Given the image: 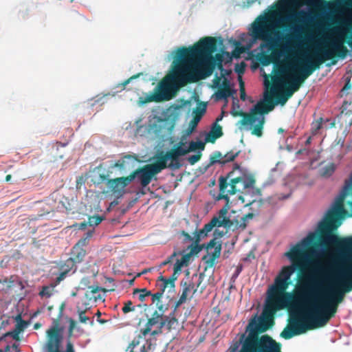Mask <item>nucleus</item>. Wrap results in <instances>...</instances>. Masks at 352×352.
Wrapping results in <instances>:
<instances>
[{
	"label": "nucleus",
	"instance_id": "nucleus-53",
	"mask_svg": "<svg viewBox=\"0 0 352 352\" xmlns=\"http://www.w3.org/2000/svg\"><path fill=\"white\" fill-rule=\"evenodd\" d=\"M306 3L309 6L320 8L323 5V0H306Z\"/></svg>",
	"mask_w": 352,
	"mask_h": 352
},
{
	"label": "nucleus",
	"instance_id": "nucleus-31",
	"mask_svg": "<svg viewBox=\"0 0 352 352\" xmlns=\"http://www.w3.org/2000/svg\"><path fill=\"white\" fill-rule=\"evenodd\" d=\"M173 148L179 157L184 156L188 153L187 142H179V143L174 144Z\"/></svg>",
	"mask_w": 352,
	"mask_h": 352
},
{
	"label": "nucleus",
	"instance_id": "nucleus-39",
	"mask_svg": "<svg viewBox=\"0 0 352 352\" xmlns=\"http://www.w3.org/2000/svg\"><path fill=\"white\" fill-rule=\"evenodd\" d=\"M303 30L302 25H294L290 28V31L293 33V38L300 41V34Z\"/></svg>",
	"mask_w": 352,
	"mask_h": 352
},
{
	"label": "nucleus",
	"instance_id": "nucleus-54",
	"mask_svg": "<svg viewBox=\"0 0 352 352\" xmlns=\"http://www.w3.org/2000/svg\"><path fill=\"white\" fill-rule=\"evenodd\" d=\"M91 300H89L84 297L83 299L82 300V302L81 303L80 302V305L81 307H83V309L88 311L91 307Z\"/></svg>",
	"mask_w": 352,
	"mask_h": 352
},
{
	"label": "nucleus",
	"instance_id": "nucleus-22",
	"mask_svg": "<svg viewBox=\"0 0 352 352\" xmlns=\"http://www.w3.org/2000/svg\"><path fill=\"white\" fill-rule=\"evenodd\" d=\"M287 19H293L296 21L302 23H311L316 19V16L313 14L310 9L300 10L298 12H294L287 16Z\"/></svg>",
	"mask_w": 352,
	"mask_h": 352
},
{
	"label": "nucleus",
	"instance_id": "nucleus-29",
	"mask_svg": "<svg viewBox=\"0 0 352 352\" xmlns=\"http://www.w3.org/2000/svg\"><path fill=\"white\" fill-rule=\"evenodd\" d=\"M176 322V319L174 317H165L164 318L162 316V322L160 323V330H155L151 332V335L155 336L162 332L163 327H166L168 329H170L174 324Z\"/></svg>",
	"mask_w": 352,
	"mask_h": 352
},
{
	"label": "nucleus",
	"instance_id": "nucleus-43",
	"mask_svg": "<svg viewBox=\"0 0 352 352\" xmlns=\"http://www.w3.org/2000/svg\"><path fill=\"white\" fill-rule=\"evenodd\" d=\"M231 113L234 116H241V113L240 112V107L238 104V100L236 98H233V104H232V109Z\"/></svg>",
	"mask_w": 352,
	"mask_h": 352
},
{
	"label": "nucleus",
	"instance_id": "nucleus-33",
	"mask_svg": "<svg viewBox=\"0 0 352 352\" xmlns=\"http://www.w3.org/2000/svg\"><path fill=\"white\" fill-rule=\"evenodd\" d=\"M334 171L335 166L333 163H329L320 169V175L325 177H330Z\"/></svg>",
	"mask_w": 352,
	"mask_h": 352
},
{
	"label": "nucleus",
	"instance_id": "nucleus-45",
	"mask_svg": "<svg viewBox=\"0 0 352 352\" xmlns=\"http://www.w3.org/2000/svg\"><path fill=\"white\" fill-rule=\"evenodd\" d=\"M177 276L174 278H170L169 279L165 278L166 289L168 290V292H173L175 288V280H176Z\"/></svg>",
	"mask_w": 352,
	"mask_h": 352
},
{
	"label": "nucleus",
	"instance_id": "nucleus-17",
	"mask_svg": "<svg viewBox=\"0 0 352 352\" xmlns=\"http://www.w3.org/2000/svg\"><path fill=\"white\" fill-rule=\"evenodd\" d=\"M131 183L129 176L120 177L107 181L108 192H111L117 199L122 197L126 193L125 188Z\"/></svg>",
	"mask_w": 352,
	"mask_h": 352
},
{
	"label": "nucleus",
	"instance_id": "nucleus-59",
	"mask_svg": "<svg viewBox=\"0 0 352 352\" xmlns=\"http://www.w3.org/2000/svg\"><path fill=\"white\" fill-rule=\"evenodd\" d=\"M163 294L162 292H157V293L152 294V300L153 302H155L156 301L160 302V298H162Z\"/></svg>",
	"mask_w": 352,
	"mask_h": 352
},
{
	"label": "nucleus",
	"instance_id": "nucleus-12",
	"mask_svg": "<svg viewBox=\"0 0 352 352\" xmlns=\"http://www.w3.org/2000/svg\"><path fill=\"white\" fill-rule=\"evenodd\" d=\"M165 168L162 162L146 164L144 166L133 171L130 175L131 182L137 180L142 188L146 187L153 179H156V175Z\"/></svg>",
	"mask_w": 352,
	"mask_h": 352
},
{
	"label": "nucleus",
	"instance_id": "nucleus-4",
	"mask_svg": "<svg viewBox=\"0 0 352 352\" xmlns=\"http://www.w3.org/2000/svg\"><path fill=\"white\" fill-rule=\"evenodd\" d=\"M352 207V173L348 179L345 180L344 185L339 195L336 197L331 207L326 212L324 218L318 223L317 231L322 235L320 236V247L318 249L312 250L311 254L316 258L322 257L326 249L333 245H338L333 256L329 260L335 258L337 255L338 250L340 248V243L346 237L339 241L336 234H332V232L340 227L342 223V216L346 213L344 208L345 204ZM351 236H347L350 238Z\"/></svg>",
	"mask_w": 352,
	"mask_h": 352
},
{
	"label": "nucleus",
	"instance_id": "nucleus-8",
	"mask_svg": "<svg viewBox=\"0 0 352 352\" xmlns=\"http://www.w3.org/2000/svg\"><path fill=\"white\" fill-rule=\"evenodd\" d=\"M274 105L268 91L265 90L263 100L258 101L250 109L249 113L243 115L242 119L238 121V129L241 131H250L252 135L256 137H261L265 124L264 115L273 110Z\"/></svg>",
	"mask_w": 352,
	"mask_h": 352
},
{
	"label": "nucleus",
	"instance_id": "nucleus-38",
	"mask_svg": "<svg viewBox=\"0 0 352 352\" xmlns=\"http://www.w3.org/2000/svg\"><path fill=\"white\" fill-rule=\"evenodd\" d=\"M134 295H138V298L140 301H144L145 300V298L146 296H151L152 294L150 291L147 290L146 289H136L133 292Z\"/></svg>",
	"mask_w": 352,
	"mask_h": 352
},
{
	"label": "nucleus",
	"instance_id": "nucleus-46",
	"mask_svg": "<svg viewBox=\"0 0 352 352\" xmlns=\"http://www.w3.org/2000/svg\"><path fill=\"white\" fill-rule=\"evenodd\" d=\"M278 96H275L278 100L276 101V104H280L284 105L287 100L289 99L286 95H285L284 92H278Z\"/></svg>",
	"mask_w": 352,
	"mask_h": 352
},
{
	"label": "nucleus",
	"instance_id": "nucleus-24",
	"mask_svg": "<svg viewBox=\"0 0 352 352\" xmlns=\"http://www.w3.org/2000/svg\"><path fill=\"white\" fill-rule=\"evenodd\" d=\"M162 322V312L155 311L152 316L148 320L147 323L144 329H141V333L144 336H146L151 331L152 327L157 326L160 330V323Z\"/></svg>",
	"mask_w": 352,
	"mask_h": 352
},
{
	"label": "nucleus",
	"instance_id": "nucleus-55",
	"mask_svg": "<svg viewBox=\"0 0 352 352\" xmlns=\"http://www.w3.org/2000/svg\"><path fill=\"white\" fill-rule=\"evenodd\" d=\"M13 283H14V281H12V280L8 281L6 278H5L3 280L0 279V285H2V287H0V290L3 289L5 285L7 288H10L11 287L13 286Z\"/></svg>",
	"mask_w": 352,
	"mask_h": 352
},
{
	"label": "nucleus",
	"instance_id": "nucleus-42",
	"mask_svg": "<svg viewBox=\"0 0 352 352\" xmlns=\"http://www.w3.org/2000/svg\"><path fill=\"white\" fill-rule=\"evenodd\" d=\"M102 217L99 215H94L89 217L87 223L90 226H96L102 221Z\"/></svg>",
	"mask_w": 352,
	"mask_h": 352
},
{
	"label": "nucleus",
	"instance_id": "nucleus-18",
	"mask_svg": "<svg viewBox=\"0 0 352 352\" xmlns=\"http://www.w3.org/2000/svg\"><path fill=\"white\" fill-rule=\"evenodd\" d=\"M73 257L69 258L66 261L65 265L69 269H65L63 272L60 273V276L57 278L59 281L62 280L67 273L72 271L74 273L76 268L74 267L75 263H80L83 261L86 251L82 248L79 246H74L72 252Z\"/></svg>",
	"mask_w": 352,
	"mask_h": 352
},
{
	"label": "nucleus",
	"instance_id": "nucleus-40",
	"mask_svg": "<svg viewBox=\"0 0 352 352\" xmlns=\"http://www.w3.org/2000/svg\"><path fill=\"white\" fill-rule=\"evenodd\" d=\"M184 260L177 259L174 265V272L173 276H177L180 274L181 270L184 265H185Z\"/></svg>",
	"mask_w": 352,
	"mask_h": 352
},
{
	"label": "nucleus",
	"instance_id": "nucleus-21",
	"mask_svg": "<svg viewBox=\"0 0 352 352\" xmlns=\"http://www.w3.org/2000/svg\"><path fill=\"white\" fill-rule=\"evenodd\" d=\"M344 41L337 38L333 37L328 48H322L321 47V51L324 54V56L327 60L333 58L336 53L342 50L343 47Z\"/></svg>",
	"mask_w": 352,
	"mask_h": 352
},
{
	"label": "nucleus",
	"instance_id": "nucleus-36",
	"mask_svg": "<svg viewBox=\"0 0 352 352\" xmlns=\"http://www.w3.org/2000/svg\"><path fill=\"white\" fill-rule=\"evenodd\" d=\"M223 89L217 91L214 94V98L216 100H227V98L230 96L231 92L230 91V88L225 89L222 88Z\"/></svg>",
	"mask_w": 352,
	"mask_h": 352
},
{
	"label": "nucleus",
	"instance_id": "nucleus-16",
	"mask_svg": "<svg viewBox=\"0 0 352 352\" xmlns=\"http://www.w3.org/2000/svg\"><path fill=\"white\" fill-rule=\"evenodd\" d=\"M214 235L216 236L208 243L206 247L208 250V254L204 257V259L205 260L208 266L210 267H214L217 264L221 250V241L219 240L217 236L221 237L223 233L219 232L217 230H216L214 232Z\"/></svg>",
	"mask_w": 352,
	"mask_h": 352
},
{
	"label": "nucleus",
	"instance_id": "nucleus-57",
	"mask_svg": "<svg viewBox=\"0 0 352 352\" xmlns=\"http://www.w3.org/2000/svg\"><path fill=\"white\" fill-rule=\"evenodd\" d=\"M201 116H196L190 122V126L191 130H193L197 125L198 122L201 120Z\"/></svg>",
	"mask_w": 352,
	"mask_h": 352
},
{
	"label": "nucleus",
	"instance_id": "nucleus-23",
	"mask_svg": "<svg viewBox=\"0 0 352 352\" xmlns=\"http://www.w3.org/2000/svg\"><path fill=\"white\" fill-rule=\"evenodd\" d=\"M237 155L238 152H229L224 155H222L220 152H214L210 155V163L207 166V168L216 163L224 164L226 162L234 160Z\"/></svg>",
	"mask_w": 352,
	"mask_h": 352
},
{
	"label": "nucleus",
	"instance_id": "nucleus-35",
	"mask_svg": "<svg viewBox=\"0 0 352 352\" xmlns=\"http://www.w3.org/2000/svg\"><path fill=\"white\" fill-rule=\"evenodd\" d=\"M332 33L335 35L334 38H337L344 41V36L346 34V30L343 27L337 26L332 29Z\"/></svg>",
	"mask_w": 352,
	"mask_h": 352
},
{
	"label": "nucleus",
	"instance_id": "nucleus-44",
	"mask_svg": "<svg viewBox=\"0 0 352 352\" xmlns=\"http://www.w3.org/2000/svg\"><path fill=\"white\" fill-rule=\"evenodd\" d=\"M16 324L15 328L18 329L21 331H22L28 326V324L24 320H23L21 319V316H17L16 317Z\"/></svg>",
	"mask_w": 352,
	"mask_h": 352
},
{
	"label": "nucleus",
	"instance_id": "nucleus-64",
	"mask_svg": "<svg viewBox=\"0 0 352 352\" xmlns=\"http://www.w3.org/2000/svg\"><path fill=\"white\" fill-rule=\"evenodd\" d=\"M192 255L191 254V252L188 253V254H184L182 257V260H184L185 261V264L186 265L187 263L188 262L189 259H190V256Z\"/></svg>",
	"mask_w": 352,
	"mask_h": 352
},
{
	"label": "nucleus",
	"instance_id": "nucleus-5",
	"mask_svg": "<svg viewBox=\"0 0 352 352\" xmlns=\"http://www.w3.org/2000/svg\"><path fill=\"white\" fill-rule=\"evenodd\" d=\"M268 328L267 319L265 316L251 319L245 333L239 340L232 344L230 352H281V344L267 335L258 338V333Z\"/></svg>",
	"mask_w": 352,
	"mask_h": 352
},
{
	"label": "nucleus",
	"instance_id": "nucleus-14",
	"mask_svg": "<svg viewBox=\"0 0 352 352\" xmlns=\"http://www.w3.org/2000/svg\"><path fill=\"white\" fill-rule=\"evenodd\" d=\"M208 37H206L207 38ZM212 38V37H210ZM206 39V38H204ZM213 39V45H214V39ZM214 47V46H213ZM212 50H214V48H212ZM213 52V51H212ZM212 52H211L212 54ZM211 63H212V70L214 67V64L217 65L218 69L219 70V76L217 74L215 75V78L212 80L213 83V87L214 88H225L228 89L230 87V81L228 79L229 76L231 74L230 69H226L223 68L222 66V56L220 54H217L216 56V60H214L212 56L211 55Z\"/></svg>",
	"mask_w": 352,
	"mask_h": 352
},
{
	"label": "nucleus",
	"instance_id": "nucleus-11",
	"mask_svg": "<svg viewBox=\"0 0 352 352\" xmlns=\"http://www.w3.org/2000/svg\"><path fill=\"white\" fill-rule=\"evenodd\" d=\"M272 80L274 82L271 88L272 96H278V92H284L288 98L298 90L300 85L305 81L296 74L289 71L287 66H280L279 75L274 76Z\"/></svg>",
	"mask_w": 352,
	"mask_h": 352
},
{
	"label": "nucleus",
	"instance_id": "nucleus-63",
	"mask_svg": "<svg viewBox=\"0 0 352 352\" xmlns=\"http://www.w3.org/2000/svg\"><path fill=\"white\" fill-rule=\"evenodd\" d=\"M87 239L86 238L82 239L75 245V246H79V248H82V246L87 244Z\"/></svg>",
	"mask_w": 352,
	"mask_h": 352
},
{
	"label": "nucleus",
	"instance_id": "nucleus-26",
	"mask_svg": "<svg viewBox=\"0 0 352 352\" xmlns=\"http://www.w3.org/2000/svg\"><path fill=\"white\" fill-rule=\"evenodd\" d=\"M182 293L176 302V307L186 302L188 296L197 291L198 285L195 287V284L192 281H185L182 283Z\"/></svg>",
	"mask_w": 352,
	"mask_h": 352
},
{
	"label": "nucleus",
	"instance_id": "nucleus-3",
	"mask_svg": "<svg viewBox=\"0 0 352 352\" xmlns=\"http://www.w3.org/2000/svg\"><path fill=\"white\" fill-rule=\"evenodd\" d=\"M296 270V264L282 268L266 292V299L261 316L272 317L277 311L290 307L291 322L280 333L285 339L322 327L306 302H296L295 294L287 292L291 284V277Z\"/></svg>",
	"mask_w": 352,
	"mask_h": 352
},
{
	"label": "nucleus",
	"instance_id": "nucleus-10",
	"mask_svg": "<svg viewBox=\"0 0 352 352\" xmlns=\"http://www.w3.org/2000/svg\"><path fill=\"white\" fill-rule=\"evenodd\" d=\"M179 106H170L164 111L160 116L154 118L153 121L140 128L144 129L148 138L165 140L173 133L176 122L181 116Z\"/></svg>",
	"mask_w": 352,
	"mask_h": 352
},
{
	"label": "nucleus",
	"instance_id": "nucleus-27",
	"mask_svg": "<svg viewBox=\"0 0 352 352\" xmlns=\"http://www.w3.org/2000/svg\"><path fill=\"white\" fill-rule=\"evenodd\" d=\"M214 227H221V226H220L219 216L214 217L208 223L204 226L203 229L199 230L198 237H206L208 234L212 231Z\"/></svg>",
	"mask_w": 352,
	"mask_h": 352
},
{
	"label": "nucleus",
	"instance_id": "nucleus-20",
	"mask_svg": "<svg viewBox=\"0 0 352 352\" xmlns=\"http://www.w3.org/2000/svg\"><path fill=\"white\" fill-rule=\"evenodd\" d=\"M300 46V43H293L292 45H289L287 43L284 44L282 47L281 50L279 52H274L272 53L270 56L264 57L263 60H261V63L263 65H267L270 63L271 61L274 62L276 64L279 63V58L280 56H283L285 55V53H290L294 51L293 47H299Z\"/></svg>",
	"mask_w": 352,
	"mask_h": 352
},
{
	"label": "nucleus",
	"instance_id": "nucleus-52",
	"mask_svg": "<svg viewBox=\"0 0 352 352\" xmlns=\"http://www.w3.org/2000/svg\"><path fill=\"white\" fill-rule=\"evenodd\" d=\"M211 133L214 134V138H219L222 135L221 127L215 123Z\"/></svg>",
	"mask_w": 352,
	"mask_h": 352
},
{
	"label": "nucleus",
	"instance_id": "nucleus-34",
	"mask_svg": "<svg viewBox=\"0 0 352 352\" xmlns=\"http://www.w3.org/2000/svg\"><path fill=\"white\" fill-rule=\"evenodd\" d=\"M76 311L79 317V322L81 323H87L90 321L89 318L85 316L87 310L83 309V307L80 306V302L76 305Z\"/></svg>",
	"mask_w": 352,
	"mask_h": 352
},
{
	"label": "nucleus",
	"instance_id": "nucleus-2",
	"mask_svg": "<svg viewBox=\"0 0 352 352\" xmlns=\"http://www.w3.org/2000/svg\"><path fill=\"white\" fill-rule=\"evenodd\" d=\"M212 48L213 39L207 38L189 49L182 47L173 51L168 56V60L173 59L171 72L154 89L149 100H169L186 82L210 76Z\"/></svg>",
	"mask_w": 352,
	"mask_h": 352
},
{
	"label": "nucleus",
	"instance_id": "nucleus-50",
	"mask_svg": "<svg viewBox=\"0 0 352 352\" xmlns=\"http://www.w3.org/2000/svg\"><path fill=\"white\" fill-rule=\"evenodd\" d=\"M201 155L200 151H198L197 154L189 156L188 157V162L190 164L193 165L200 160Z\"/></svg>",
	"mask_w": 352,
	"mask_h": 352
},
{
	"label": "nucleus",
	"instance_id": "nucleus-7",
	"mask_svg": "<svg viewBox=\"0 0 352 352\" xmlns=\"http://www.w3.org/2000/svg\"><path fill=\"white\" fill-rule=\"evenodd\" d=\"M303 41L310 43L314 41L312 53L304 50L292 61L283 66H287L289 71L296 74L302 80H305L311 76L314 70L319 68V66L324 61L328 60L321 51V46L327 47V43L322 38H316L314 34H309L305 36Z\"/></svg>",
	"mask_w": 352,
	"mask_h": 352
},
{
	"label": "nucleus",
	"instance_id": "nucleus-41",
	"mask_svg": "<svg viewBox=\"0 0 352 352\" xmlns=\"http://www.w3.org/2000/svg\"><path fill=\"white\" fill-rule=\"evenodd\" d=\"M206 111V104L204 103H199L195 110L193 111L194 113L197 116H202Z\"/></svg>",
	"mask_w": 352,
	"mask_h": 352
},
{
	"label": "nucleus",
	"instance_id": "nucleus-61",
	"mask_svg": "<svg viewBox=\"0 0 352 352\" xmlns=\"http://www.w3.org/2000/svg\"><path fill=\"white\" fill-rule=\"evenodd\" d=\"M201 250V247L198 245H196L192 247L190 252L192 254H195L199 253Z\"/></svg>",
	"mask_w": 352,
	"mask_h": 352
},
{
	"label": "nucleus",
	"instance_id": "nucleus-62",
	"mask_svg": "<svg viewBox=\"0 0 352 352\" xmlns=\"http://www.w3.org/2000/svg\"><path fill=\"white\" fill-rule=\"evenodd\" d=\"M137 76H131V78H129V79L126 80L125 81H124L122 84H120V85H122L123 87V89H124V87L126 85H127L128 84H129L133 79L136 78Z\"/></svg>",
	"mask_w": 352,
	"mask_h": 352
},
{
	"label": "nucleus",
	"instance_id": "nucleus-56",
	"mask_svg": "<svg viewBox=\"0 0 352 352\" xmlns=\"http://www.w3.org/2000/svg\"><path fill=\"white\" fill-rule=\"evenodd\" d=\"M182 254L180 252H174L169 257L167 258L166 260H165L164 262L162 263L161 266H164L169 263H170L173 258L175 257L177 254Z\"/></svg>",
	"mask_w": 352,
	"mask_h": 352
},
{
	"label": "nucleus",
	"instance_id": "nucleus-15",
	"mask_svg": "<svg viewBox=\"0 0 352 352\" xmlns=\"http://www.w3.org/2000/svg\"><path fill=\"white\" fill-rule=\"evenodd\" d=\"M230 205H226L219 210L218 214L220 226L226 228L236 230L242 228L241 217L237 214V212L232 210L228 213Z\"/></svg>",
	"mask_w": 352,
	"mask_h": 352
},
{
	"label": "nucleus",
	"instance_id": "nucleus-13",
	"mask_svg": "<svg viewBox=\"0 0 352 352\" xmlns=\"http://www.w3.org/2000/svg\"><path fill=\"white\" fill-rule=\"evenodd\" d=\"M316 236V232H309L305 237L302 239L298 243L292 245L290 249V252L285 253V256L291 261H295L300 258H303L304 262L308 263L311 267L307 272L308 273L313 268V262L309 259V256L307 253L305 252L306 247L312 243ZM316 260H315L316 261ZM306 274L305 272L303 275Z\"/></svg>",
	"mask_w": 352,
	"mask_h": 352
},
{
	"label": "nucleus",
	"instance_id": "nucleus-28",
	"mask_svg": "<svg viewBox=\"0 0 352 352\" xmlns=\"http://www.w3.org/2000/svg\"><path fill=\"white\" fill-rule=\"evenodd\" d=\"M102 290L100 287H89L85 294V298L94 302L104 300L103 296L99 293Z\"/></svg>",
	"mask_w": 352,
	"mask_h": 352
},
{
	"label": "nucleus",
	"instance_id": "nucleus-19",
	"mask_svg": "<svg viewBox=\"0 0 352 352\" xmlns=\"http://www.w3.org/2000/svg\"><path fill=\"white\" fill-rule=\"evenodd\" d=\"M138 162L139 160L136 155H126L111 164L110 168L111 169H117L119 173L122 175L133 168Z\"/></svg>",
	"mask_w": 352,
	"mask_h": 352
},
{
	"label": "nucleus",
	"instance_id": "nucleus-58",
	"mask_svg": "<svg viewBox=\"0 0 352 352\" xmlns=\"http://www.w3.org/2000/svg\"><path fill=\"white\" fill-rule=\"evenodd\" d=\"M281 3L285 6H297L298 5L299 0H281Z\"/></svg>",
	"mask_w": 352,
	"mask_h": 352
},
{
	"label": "nucleus",
	"instance_id": "nucleus-30",
	"mask_svg": "<svg viewBox=\"0 0 352 352\" xmlns=\"http://www.w3.org/2000/svg\"><path fill=\"white\" fill-rule=\"evenodd\" d=\"M47 334L49 340V345H56L60 342V335L54 328H50L47 331Z\"/></svg>",
	"mask_w": 352,
	"mask_h": 352
},
{
	"label": "nucleus",
	"instance_id": "nucleus-6",
	"mask_svg": "<svg viewBox=\"0 0 352 352\" xmlns=\"http://www.w3.org/2000/svg\"><path fill=\"white\" fill-rule=\"evenodd\" d=\"M219 194L218 199L226 200V205L232 204L236 200H230L229 196L238 193V200L246 206L256 203L260 197V190L254 188L255 181L251 175L243 173L236 166L226 177H221L219 181Z\"/></svg>",
	"mask_w": 352,
	"mask_h": 352
},
{
	"label": "nucleus",
	"instance_id": "nucleus-9",
	"mask_svg": "<svg viewBox=\"0 0 352 352\" xmlns=\"http://www.w3.org/2000/svg\"><path fill=\"white\" fill-rule=\"evenodd\" d=\"M269 20L267 15L258 16L251 24L249 34L252 37V44L257 40H262L264 43L261 44V48L271 50L278 47L282 41L280 32L275 30L282 19H274L270 22Z\"/></svg>",
	"mask_w": 352,
	"mask_h": 352
},
{
	"label": "nucleus",
	"instance_id": "nucleus-37",
	"mask_svg": "<svg viewBox=\"0 0 352 352\" xmlns=\"http://www.w3.org/2000/svg\"><path fill=\"white\" fill-rule=\"evenodd\" d=\"M55 285L51 284L50 285L43 287L39 294L42 297L50 298L54 293Z\"/></svg>",
	"mask_w": 352,
	"mask_h": 352
},
{
	"label": "nucleus",
	"instance_id": "nucleus-49",
	"mask_svg": "<svg viewBox=\"0 0 352 352\" xmlns=\"http://www.w3.org/2000/svg\"><path fill=\"white\" fill-rule=\"evenodd\" d=\"M157 287L160 288L159 292H162V294H164V292L166 289L165 278L162 276L160 277L157 280Z\"/></svg>",
	"mask_w": 352,
	"mask_h": 352
},
{
	"label": "nucleus",
	"instance_id": "nucleus-32",
	"mask_svg": "<svg viewBox=\"0 0 352 352\" xmlns=\"http://www.w3.org/2000/svg\"><path fill=\"white\" fill-rule=\"evenodd\" d=\"M204 142L201 140L191 141L189 142L188 145H187L188 153L190 151H195L197 149H199V151L201 153L204 149Z\"/></svg>",
	"mask_w": 352,
	"mask_h": 352
},
{
	"label": "nucleus",
	"instance_id": "nucleus-60",
	"mask_svg": "<svg viewBox=\"0 0 352 352\" xmlns=\"http://www.w3.org/2000/svg\"><path fill=\"white\" fill-rule=\"evenodd\" d=\"M244 69H245V64H244V63H241L240 65H237L235 67V71H236V72H237L239 74L243 73Z\"/></svg>",
	"mask_w": 352,
	"mask_h": 352
},
{
	"label": "nucleus",
	"instance_id": "nucleus-1",
	"mask_svg": "<svg viewBox=\"0 0 352 352\" xmlns=\"http://www.w3.org/2000/svg\"><path fill=\"white\" fill-rule=\"evenodd\" d=\"M296 287V302H306L322 327L352 291V237L340 243L335 258L316 261Z\"/></svg>",
	"mask_w": 352,
	"mask_h": 352
},
{
	"label": "nucleus",
	"instance_id": "nucleus-48",
	"mask_svg": "<svg viewBox=\"0 0 352 352\" xmlns=\"http://www.w3.org/2000/svg\"><path fill=\"white\" fill-rule=\"evenodd\" d=\"M254 217V214L253 213H248L242 217H241V223H242V229H244L246 226H247V223L248 221L250 220V219H252Z\"/></svg>",
	"mask_w": 352,
	"mask_h": 352
},
{
	"label": "nucleus",
	"instance_id": "nucleus-51",
	"mask_svg": "<svg viewBox=\"0 0 352 352\" xmlns=\"http://www.w3.org/2000/svg\"><path fill=\"white\" fill-rule=\"evenodd\" d=\"M122 311L124 314H126L129 311H133L135 310V307L133 306L132 302L129 300L125 302L124 306L122 307Z\"/></svg>",
	"mask_w": 352,
	"mask_h": 352
},
{
	"label": "nucleus",
	"instance_id": "nucleus-47",
	"mask_svg": "<svg viewBox=\"0 0 352 352\" xmlns=\"http://www.w3.org/2000/svg\"><path fill=\"white\" fill-rule=\"evenodd\" d=\"M21 332V331L20 330L15 328L14 330L9 331V332L6 333V334H4L3 336L4 337L10 336L13 339H14L16 340H19V334Z\"/></svg>",
	"mask_w": 352,
	"mask_h": 352
},
{
	"label": "nucleus",
	"instance_id": "nucleus-25",
	"mask_svg": "<svg viewBox=\"0 0 352 352\" xmlns=\"http://www.w3.org/2000/svg\"><path fill=\"white\" fill-rule=\"evenodd\" d=\"M179 157V155L176 153L173 148H172L170 151H168L164 155H163L160 157V160L157 162L164 163L166 168L167 167V162L168 160H171L172 163L168 165V167L177 169L181 166V164L178 161Z\"/></svg>",
	"mask_w": 352,
	"mask_h": 352
}]
</instances>
